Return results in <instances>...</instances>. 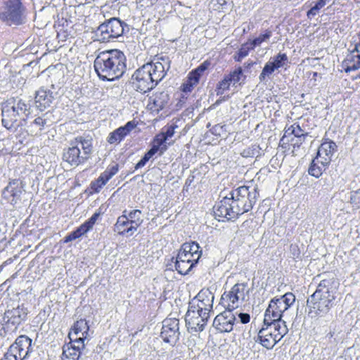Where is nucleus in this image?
Instances as JSON below:
<instances>
[{
    "label": "nucleus",
    "mask_w": 360,
    "mask_h": 360,
    "mask_svg": "<svg viewBox=\"0 0 360 360\" xmlns=\"http://www.w3.org/2000/svg\"><path fill=\"white\" fill-rule=\"evenodd\" d=\"M127 210L122 212V214L120 216L114 226V231L118 234L126 236H131L137 230L134 225L127 219Z\"/></svg>",
    "instance_id": "obj_18"
},
{
    "label": "nucleus",
    "mask_w": 360,
    "mask_h": 360,
    "mask_svg": "<svg viewBox=\"0 0 360 360\" xmlns=\"http://www.w3.org/2000/svg\"><path fill=\"white\" fill-rule=\"evenodd\" d=\"M109 172H110L112 174L115 175L118 172V165L115 164L112 166H109L106 169Z\"/></svg>",
    "instance_id": "obj_60"
},
{
    "label": "nucleus",
    "mask_w": 360,
    "mask_h": 360,
    "mask_svg": "<svg viewBox=\"0 0 360 360\" xmlns=\"http://www.w3.org/2000/svg\"><path fill=\"white\" fill-rule=\"evenodd\" d=\"M72 238H71V236L69 234L68 236H67L65 238V243H68V242H70V241H72Z\"/></svg>",
    "instance_id": "obj_64"
},
{
    "label": "nucleus",
    "mask_w": 360,
    "mask_h": 360,
    "mask_svg": "<svg viewBox=\"0 0 360 360\" xmlns=\"http://www.w3.org/2000/svg\"><path fill=\"white\" fill-rule=\"evenodd\" d=\"M72 146L64 150L63 159L72 166H78L86 161V156L81 153L80 148L75 143H71Z\"/></svg>",
    "instance_id": "obj_19"
},
{
    "label": "nucleus",
    "mask_w": 360,
    "mask_h": 360,
    "mask_svg": "<svg viewBox=\"0 0 360 360\" xmlns=\"http://www.w3.org/2000/svg\"><path fill=\"white\" fill-rule=\"evenodd\" d=\"M84 347V342L81 338H76L70 342L65 344L63 347V360H78L82 355Z\"/></svg>",
    "instance_id": "obj_14"
},
{
    "label": "nucleus",
    "mask_w": 360,
    "mask_h": 360,
    "mask_svg": "<svg viewBox=\"0 0 360 360\" xmlns=\"http://www.w3.org/2000/svg\"><path fill=\"white\" fill-rule=\"evenodd\" d=\"M87 231H89L88 228H86L84 224H82L73 232L75 234L76 237L78 238L84 233H86Z\"/></svg>",
    "instance_id": "obj_54"
},
{
    "label": "nucleus",
    "mask_w": 360,
    "mask_h": 360,
    "mask_svg": "<svg viewBox=\"0 0 360 360\" xmlns=\"http://www.w3.org/2000/svg\"><path fill=\"white\" fill-rule=\"evenodd\" d=\"M53 98V92L44 88H41L35 94L36 106L41 111H43L51 105Z\"/></svg>",
    "instance_id": "obj_22"
},
{
    "label": "nucleus",
    "mask_w": 360,
    "mask_h": 360,
    "mask_svg": "<svg viewBox=\"0 0 360 360\" xmlns=\"http://www.w3.org/2000/svg\"><path fill=\"white\" fill-rule=\"evenodd\" d=\"M250 49H252V45L249 46L248 43L243 44L241 48L238 50L237 56H235V60L236 61L240 62L243 58H244L248 55Z\"/></svg>",
    "instance_id": "obj_44"
},
{
    "label": "nucleus",
    "mask_w": 360,
    "mask_h": 360,
    "mask_svg": "<svg viewBox=\"0 0 360 360\" xmlns=\"http://www.w3.org/2000/svg\"><path fill=\"white\" fill-rule=\"evenodd\" d=\"M271 36L272 31L270 30H266L264 34H260L250 42V44L252 45V49H254L255 46H260L262 43L268 41Z\"/></svg>",
    "instance_id": "obj_36"
},
{
    "label": "nucleus",
    "mask_w": 360,
    "mask_h": 360,
    "mask_svg": "<svg viewBox=\"0 0 360 360\" xmlns=\"http://www.w3.org/2000/svg\"><path fill=\"white\" fill-rule=\"evenodd\" d=\"M277 299L279 302H283V307L287 310L295 302V296L291 292H287Z\"/></svg>",
    "instance_id": "obj_42"
},
{
    "label": "nucleus",
    "mask_w": 360,
    "mask_h": 360,
    "mask_svg": "<svg viewBox=\"0 0 360 360\" xmlns=\"http://www.w3.org/2000/svg\"><path fill=\"white\" fill-rule=\"evenodd\" d=\"M176 259H178V260H187V257H186V253L183 250V248L181 247V249L179 250V252L177 255V257L176 258Z\"/></svg>",
    "instance_id": "obj_59"
},
{
    "label": "nucleus",
    "mask_w": 360,
    "mask_h": 360,
    "mask_svg": "<svg viewBox=\"0 0 360 360\" xmlns=\"http://www.w3.org/2000/svg\"><path fill=\"white\" fill-rule=\"evenodd\" d=\"M214 213L216 217L226 218L228 220L237 218L238 216L233 210L231 198L224 197L214 207Z\"/></svg>",
    "instance_id": "obj_16"
},
{
    "label": "nucleus",
    "mask_w": 360,
    "mask_h": 360,
    "mask_svg": "<svg viewBox=\"0 0 360 360\" xmlns=\"http://www.w3.org/2000/svg\"><path fill=\"white\" fill-rule=\"evenodd\" d=\"M294 131H295V128H294V124H292L290 127H289L288 129H285V134H284L283 136L282 137V139H281V141H283L285 140V139L288 137V136H290L292 134L294 135Z\"/></svg>",
    "instance_id": "obj_57"
},
{
    "label": "nucleus",
    "mask_w": 360,
    "mask_h": 360,
    "mask_svg": "<svg viewBox=\"0 0 360 360\" xmlns=\"http://www.w3.org/2000/svg\"><path fill=\"white\" fill-rule=\"evenodd\" d=\"M169 94L165 92H161L160 94L156 95L153 103L157 108L162 109L164 108L167 101H169Z\"/></svg>",
    "instance_id": "obj_41"
},
{
    "label": "nucleus",
    "mask_w": 360,
    "mask_h": 360,
    "mask_svg": "<svg viewBox=\"0 0 360 360\" xmlns=\"http://www.w3.org/2000/svg\"><path fill=\"white\" fill-rule=\"evenodd\" d=\"M276 70V69L271 65V63L268 61L265 64L261 74L259 76V82H266V77H269Z\"/></svg>",
    "instance_id": "obj_40"
},
{
    "label": "nucleus",
    "mask_w": 360,
    "mask_h": 360,
    "mask_svg": "<svg viewBox=\"0 0 360 360\" xmlns=\"http://www.w3.org/2000/svg\"><path fill=\"white\" fill-rule=\"evenodd\" d=\"M176 127V126L170 125L167 128L166 131L165 132H162V134L165 135V137L168 139L169 138L173 136L174 134V129Z\"/></svg>",
    "instance_id": "obj_56"
},
{
    "label": "nucleus",
    "mask_w": 360,
    "mask_h": 360,
    "mask_svg": "<svg viewBox=\"0 0 360 360\" xmlns=\"http://www.w3.org/2000/svg\"><path fill=\"white\" fill-rule=\"evenodd\" d=\"M232 84L231 82H229V77L227 75H226L224 79L219 82L217 84V95H222L224 91L228 90L229 89V86Z\"/></svg>",
    "instance_id": "obj_45"
},
{
    "label": "nucleus",
    "mask_w": 360,
    "mask_h": 360,
    "mask_svg": "<svg viewBox=\"0 0 360 360\" xmlns=\"http://www.w3.org/2000/svg\"><path fill=\"white\" fill-rule=\"evenodd\" d=\"M279 323H265L259 330L257 340L268 349H272L288 332L285 322Z\"/></svg>",
    "instance_id": "obj_5"
},
{
    "label": "nucleus",
    "mask_w": 360,
    "mask_h": 360,
    "mask_svg": "<svg viewBox=\"0 0 360 360\" xmlns=\"http://www.w3.org/2000/svg\"><path fill=\"white\" fill-rule=\"evenodd\" d=\"M131 225L136 227V229L141 225L143 219H141V211L140 210H133L129 212L127 210V216Z\"/></svg>",
    "instance_id": "obj_29"
},
{
    "label": "nucleus",
    "mask_w": 360,
    "mask_h": 360,
    "mask_svg": "<svg viewBox=\"0 0 360 360\" xmlns=\"http://www.w3.org/2000/svg\"><path fill=\"white\" fill-rule=\"evenodd\" d=\"M350 199L352 202L360 205V188L352 192Z\"/></svg>",
    "instance_id": "obj_53"
},
{
    "label": "nucleus",
    "mask_w": 360,
    "mask_h": 360,
    "mask_svg": "<svg viewBox=\"0 0 360 360\" xmlns=\"http://www.w3.org/2000/svg\"><path fill=\"white\" fill-rule=\"evenodd\" d=\"M305 140V138H304L303 139H301V138H299V137H294V138H292L290 139V141L292 143V144L295 146H297V147H300L302 143Z\"/></svg>",
    "instance_id": "obj_58"
},
{
    "label": "nucleus",
    "mask_w": 360,
    "mask_h": 360,
    "mask_svg": "<svg viewBox=\"0 0 360 360\" xmlns=\"http://www.w3.org/2000/svg\"><path fill=\"white\" fill-rule=\"evenodd\" d=\"M94 68L101 80L114 81L126 71V57L117 49L101 52L94 60Z\"/></svg>",
    "instance_id": "obj_3"
},
{
    "label": "nucleus",
    "mask_w": 360,
    "mask_h": 360,
    "mask_svg": "<svg viewBox=\"0 0 360 360\" xmlns=\"http://www.w3.org/2000/svg\"><path fill=\"white\" fill-rule=\"evenodd\" d=\"M32 340L26 335L19 336L10 348L15 349V352L19 355L18 358L25 359L30 352Z\"/></svg>",
    "instance_id": "obj_21"
},
{
    "label": "nucleus",
    "mask_w": 360,
    "mask_h": 360,
    "mask_svg": "<svg viewBox=\"0 0 360 360\" xmlns=\"http://www.w3.org/2000/svg\"><path fill=\"white\" fill-rule=\"evenodd\" d=\"M100 177L102 178V179L104 181L105 184H106V183L110 179L108 176L106 174V173L105 172H103L101 175H100Z\"/></svg>",
    "instance_id": "obj_62"
},
{
    "label": "nucleus",
    "mask_w": 360,
    "mask_h": 360,
    "mask_svg": "<svg viewBox=\"0 0 360 360\" xmlns=\"http://www.w3.org/2000/svg\"><path fill=\"white\" fill-rule=\"evenodd\" d=\"M193 178L194 176H189L187 180H186V184H191V182L193 181Z\"/></svg>",
    "instance_id": "obj_63"
},
{
    "label": "nucleus",
    "mask_w": 360,
    "mask_h": 360,
    "mask_svg": "<svg viewBox=\"0 0 360 360\" xmlns=\"http://www.w3.org/2000/svg\"><path fill=\"white\" fill-rule=\"evenodd\" d=\"M248 292L247 284L236 283L231 290L222 294L219 304L224 309L233 311L244 302Z\"/></svg>",
    "instance_id": "obj_7"
},
{
    "label": "nucleus",
    "mask_w": 360,
    "mask_h": 360,
    "mask_svg": "<svg viewBox=\"0 0 360 360\" xmlns=\"http://www.w3.org/2000/svg\"><path fill=\"white\" fill-rule=\"evenodd\" d=\"M46 115L35 118L29 126L32 134H40L47 123V120L44 117Z\"/></svg>",
    "instance_id": "obj_28"
},
{
    "label": "nucleus",
    "mask_w": 360,
    "mask_h": 360,
    "mask_svg": "<svg viewBox=\"0 0 360 360\" xmlns=\"http://www.w3.org/2000/svg\"><path fill=\"white\" fill-rule=\"evenodd\" d=\"M126 136L124 130L120 127L110 133L108 142L110 144L120 143Z\"/></svg>",
    "instance_id": "obj_34"
},
{
    "label": "nucleus",
    "mask_w": 360,
    "mask_h": 360,
    "mask_svg": "<svg viewBox=\"0 0 360 360\" xmlns=\"http://www.w3.org/2000/svg\"><path fill=\"white\" fill-rule=\"evenodd\" d=\"M22 182L18 179H12L4 189L2 195L5 198L12 197V201L18 199L22 193Z\"/></svg>",
    "instance_id": "obj_23"
},
{
    "label": "nucleus",
    "mask_w": 360,
    "mask_h": 360,
    "mask_svg": "<svg viewBox=\"0 0 360 360\" xmlns=\"http://www.w3.org/2000/svg\"><path fill=\"white\" fill-rule=\"evenodd\" d=\"M321 279L316 291L307 300L309 314L323 316L334 305L338 282L332 274L319 275Z\"/></svg>",
    "instance_id": "obj_2"
},
{
    "label": "nucleus",
    "mask_w": 360,
    "mask_h": 360,
    "mask_svg": "<svg viewBox=\"0 0 360 360\" xmlns=\"http://www.w3.org/2000/svg\"><path fill=\"white\" fill-rule=\"evenodd\" d=\"M170 63L167 56H160L156 59L155 62L142 65L132 75L133 88L142 94L152 90L165 77L170 68Z\"/></svg>",
    "instance_id": "obj_1"
},
{
    "label": "nucleus",
    "mask_w": 360,
    "mask_h": 360,
    "mask_svg": "<svg viewBox=\"0 0 360 360\" xmlns=\"http://www.w3.org/2000/svg\"><path fill=\"white\" fill-rule=\"evenodd\" d=\"M319 162L320 160L315 158L312 160L308 169L309 174L316 178H319V176H321L323 172V167H320L318 165V163Z\"/></svg>",
    "instance_id": "obj_35"
},
{
    "label": "nucleus",
    "mask_w": 360,
    "mask_h": 360,
    "mask_svg": "<svg viewBox=\"0 0 360 360\" xmlns=\"http://www.w3.org/2000/svg\"><path fill=\"white\" fill-rule=\"evenodd\" d=\"M136 124L134 122H128L124 126L120 127L121 129L124 130V133L127 136L133 129H134Z\"/></svg>",
    "instance_id": "obj_50"
},
{
    "label": "nucleus",
    "mask_w": 360,
    "mask_h": 360,
    "mask_svg": "<svg viewBox=\"0 0 360 360\" xmlns=\"http://www.w3.org/2000/svg\"><path fill=\"white\" fill-rule=\"evenodd\" d=\"M167 139L165 137V135L160 133L155 136L153 141V146L156 147L158 150L160 151V155H161L163 153L167 150V146L166 145Z\"/></svg>",
    "instance_id": "obj_30"
},
{
    "label": "nucleus",
    "mask_w": 360,
    "mask_h": 360,
    "mask_svg": "<svg viewBox=\"0 0 360 360\" xmlns=\"http://www.w3.org/2000/svg\"><path fill=\"white\" fill-rule=\"evenodd\" d=\"M230 195L233 210L237 216H239L252 209L257 201L258 193L256 188L250 190L249 186H243L233 190Z\"/></svg>",
    "instance_id": "obj_4"
},
{
    "label": "nucleus",
    "mask_w": 360,
    "mask_h": 360,
    "mask_svg": "<svg viewBox=\"0 0 360 360\" xmlns=\"http://www.w3.org/2000/svg\"><path fill=\"white\" fill-rule=\"evenodd\" d=\"M75 144L77 145L78 147L81 146L83 153L82 155L83 156H86V160L89 158L92 152V142L91 139L89 138H85L83 136L77 137L75 140Z\"/></svg>",
    "instance_id": "obj_27"
},
{
    "label": "nucleus",
    "mask_w": 360,
    "mask_h": 360,
    "mask_svg": "<svg viewBox=\"0 0 360 360\" xmlns=\"http://www.w3.org/2000/svg\"><path fill=\"white\" fill-rule=\"evenodd\" d=\"M209 318L210 315L207 314V312L200 313V311L188 307L185 317L188 330L191 333L202 331Z\"/></svg>",
    "instance_id": "obj_10"
},
{
    "label": "nucleus",
    "mask_w": 360,
    "mask_h": 360,
    "mask_svg": "<svg viewBox=\"0 0 360 360\" xmlns=\"http://www.w3.org/2000/svg\"><path fill=\"white\" fill-rule=\"evenodd\" d=\"M126 24L119 18H112L101 24L96 30L98 40L108 41L110 39L117 38L122 35Z\"/></svg>",
    "instance_id": "obj_8"
},
{
    "label": "nucleus",
    "mask_w": 360,
    "mask_h": 360,
    "mask_svg": "<svg viewBox=\"0 0 360 360\" xmlns=\"http://www.w3.org/2000/svg\"><path fill=\"white\" fill-rule=\"evenodd\" d=\"M186 253L188 262L193 263V266H194V265L198 262V259H200V255H192L188 252Z\"/></svg>",
    "instance_id": "obj_55"
},
{
    "label": "nucleus",
    "mask_w": 360,
    "mask_h": 360,
    "mask_svg": "<svg viewBox=\"0 0 360 360\" xmlns=\"http://www.w3.org/2000/svg\"><path fill=\"white\" fill-rule=\"evenodd\" d=\"M181 247L185 252H188L195 255H201L202 251L200 250V246L195 242L185 243L181 245Z\"/></svg>",
    "instance_id": "obj_37"
},
{
    "label": "nucleus",
    "mask_w": 360,
    "mask_h": 360,
    "mask_svg": "<svg viewBox=\"0 0 360 360\" xmlns=\"http://www.w3.org/2000/svg\"><path fill=\"white\" fill-rule=\"evenodd\" d=\"M238 321L232 310L226 309L218 314L213 321V326L221 333H229L237 327Z\"/></svg>",
    "instance_id": "obj_11"
},
{
    "label": "nucleus",
    "mask_w": 360,
    "mask_h": 360,
    "mask_svg": "<svg viewBox=\"0 0 360 360\" xmlns=\"http://www.w3.org/2000/svg\"><path fill=\"white\" fill-rule=\"evenodd\" d=\"M88 331L89 326L87 322L84 319H80L74 324L72 330L69 333V338L70 340H74L76 338H81L83 342H84Z\"/></svg>",
    "instance_id": "obj_25"
},
{
    "label": "nucleus",
    "mask_w": 360,
    "mask_h": 360,
    "mask_svg": "<svg viewBox=\"0 0 360 360\" xmlns=\"http://www.w3.org/2000/svg\"><path fill=\"white\" fill-rule=\"evenodd\" d=\"M227 77H229V82H231L233 86L236 85L243 77L244 79L245 78V77L243 75V70L240 67L230 72L229 75H227Z\"/></svg>",
    "instance_id": "obj_38"
},
{
    "label": "nucleus",
    "mask_w": 360,
    "mask_h": 360,
    "mask_svg": "<svg viewBox=\"0 0 360 360\" xmlns=\"http://www.w3.org/2000/svg\"><path fill=\"white\" fill-rule=\"evenodd\" d=\"M342 68L346 72H349L359 69L360 55L353 49L350 51L342 62Z\"/></svg>",
    "instance_id": "obj_26"
},
{
    "label": "nucleus",
    "mask_w": 360,
    "mask_h": 360,
    "mask_svg": "<svg viewBox=\"0 0 360 360\" xmlns=\"http://www.w3.org/2000/svg\"><path fill=\"white\" fill-rule=\"evenodd\" d=\"M199 79L197 76L190 72L186 80L182 84V91L185 93L191 92L193 87L198 84Z\"/></svg>",
    "instance_id": "obj_31"
},
{
    "label": "nucleus",
    "mask_w": 360,
    "mask_h": 360,
    "mask_svg": "<svg viewBox=\"0 0 360 360\" xmlns=\"http://www.w3.org/2000/svg\"><path fill=\"white\" fill-rule=\"evenodd\" d=\"M295 131H294V136L299 137L301 139L306 138L307 136V134H304L302 129L298 124H294Z\"/></svg>",
    "instance_id": "obj_52"
},
{
    "label": "nucleus",
    "mask_w": 360,
    "mask_h": 360,
    "mask_svg": "<svg viewBox=\"0 0 360 360\" xmlns=\"http://www.w3.org/2000/svg\"><path fill=\"white\" fill-rule=\"evenodd\" d=\"M238 316L239 318V321H238V324L239 323H243V324H245V323H248V322H250V316L249 314H247V313H239L238 314Z\"/></svg>",
    "instance_id": "obj_51"
},
{
    "label": "nucleus",
    "mask_w": 360,
    "mask_h": 360,
    "mask_svg": "<svg viewBox=\"0 0 360 360\" xmlns=\"http://www.w3.org/2000/svg\"><path fill=\"white\" fill-rule=\"evenodd\" d=\"M1 122L2 125L8 130L16 129L18 127L22 125V120L17 115L11 110L10 106H6L4 103L1 104Z\"/></svg>",
    "instance_id": "obj_15"
},
{
    "label": "nucleus",
    "mask_w": 360,
    "mask_h": 360,
    "mask_svg": "<svg viewBox=\"0 0 360 360\" xmlns=\"http://www.w3.org/2000/svg\"><path fill=\"white\" fill-rule=\"evenodd\" d=\"M210 65V63L207 60H205L202 63H201L196 69L193 70L191 72L194 75L197 76L198 79H200V76L208 68Z\"/></svg>",
    "instance_id": "obj_46"
},
{
    "label": "nucleus",
    "mask_w": 360,
    "mask_h": 360,
    "mask_svg": "<svg viewBox=\"0 0 360 360\" xmlns=\"http://www.w3.org/2000/svg\"><path fill=\"white\" fill-rule=\"evenodd\" d=\"M24 11L20 0H4L0 8V20L8 25H21L25 21Z\"/></svg>",
    "instance_id": "obj_6"
},
{
    "label": "nucleus",
    "mask_w": 360,
    "mask_h": 360,
    "mask_svg": "<svg viewBox=\"0 0 360 360\" xmlns=\"http://www.w3.org/2000/svg\"><path fill=\"white\" fill-rule=\"evenodd\" d=\"M214 296L209 288L202 289L189 303V307L200 313L207 312L210 315L212 310Z\"/></svg>",
    "instance_id": "obj_9"
},
{
    "label": "nucleus",
    "mask_w": 360,
    "mask_h": 360,
    "mask_svg": "<svg viewBox=\"0 0 360 360\" xmlns=\"http://www.w3.org/2000/svg\"><path fill=\"white\" fill-rule=\"evenodd\" d=\"M99 215H100L99 213H97V212L94 213L89 219L88 221H86V222H84L83 224L86 228H88L89 231L92 229L93 226L94 225V224L96 223V220L98 219V217H99Z\"/></svg>",
    "instance_id": "obj_49"
},
{
    "label": "nucleus",
    "mask_w": 360,
    "mask_h": 360,
    "mask_svg": "<svg viewBox=\"0 0 360 360\" xmlns=\"http://www.w3.org/2000/svg\"><path fill=\"white\" fill-rule=\"evenodd\" d=\"M6 106H10L11 110L14 113H18V116L22 119L23 122H25L27 117L30 114V105L24 102L22 99L18 98H11L6 101L4 102Z\"/></svg>",
    "instance_id": "obj_20"
},
{
    "label": "nucleus",
    "mask_w": 360,
    "mask_h": 360,
    "mask_svg": "<svg viewBox=\"0 0 360 360\" xmlns=\"http://www.w3.org/2000/svg\"><path fill=\"white\" fill-rule=\"evenodd\" d=\"M283 306V302H279L277 298L272 299L264 313L265 323L280 324L279 322H285L281 319L283 313L286 311Z\"/></svg>",
    "instance_id": "obj_13"
},
{
    "label": "nucleus",
    "mask_w": 360,
    "mask_h": 360,
    "mask_svg": "<svg viewBox=\"0 0 360 360\" xmlns=\"http://www.w3.org/2000/svg\"><path fill=\"white\" fill-rule=\"evenodd\" d=\"M328 0H319L314 6L311 8L309 11L307 12V17L311 18V16H315L318 14L320 9L323 8Z\"/></svg>",
    "instance_id": "obj_43"
},
{
    "label": "nucleus",
    "mask_w": 360,
    "mask_h": 360,
    "mask_svg": "<svg viewBox=\"0 0 360 360\" xmlns=\"http://www.w3.org/2000/svg\"><path fill=\"white\" fill-rule=\"evenodd\" d=\"M271 65L277 70L283 67L288 62V56L285 53H279L277 56L271 58L269 60Z\"/></svg>",
    "instance_id": "obj_33"
},
{
    "label": "nucleus",
    "mask_w": 360,
    "mask_h": 360,
    "mask_svg": "<svg viewBox=\"0 0 360 360\" xmlns=\"http://www.w3.org/2000/svg\"><path fill=\"white\" fill-rule=\"evenodd\" d=\"M158 151L159 150H158V148H156V147H153L152 146L151 148L147 153H145L141 160L136 165L135 169H138L139 168L144 167L146 162Z\"/></svg>",
    "instance_id": "obj_39"
},
{
    "label": "nucleus",
    "mask_w": 360,
    "mask_h": 360,
    "mask_svg": "<svg viewBox=\"0 0 360 360\" xmlns=\"http://www.w3.org/2000/svg\"><path fill=\"white\" fill-rule=\"evenodd\" d=\"M104 185V181L99 176L95 181L91 182V187L94 192L98 193Z\"/></svg>",
    "instance_id": "obj_48"
},
{
    "label": "nucleus",
    "mask_w": 360,
    "mask_h": 360,
    "mask_svg": "<svg viewBox=\"0 0 360 360\" xmlns=\"http://www.w3.org/2000/svg\"><path fill=\"white\" fill-rule=\"evenodd\" d=\"M337 146L332 141H324L319 146L316 157L320 160V163L323 167L327 166L331 161V158Z\"/></svg>",
    "instance_id": "obj_17"
},
{
    "label": "nucleus",
    "mask_w": 360,
    "mask_h": 360,
    "mask_svg": "<svg viewBox=\"0 0 360 360\" xmlns=\"http://www.w3.org/2000/svg\"><path fill=\"white\" fill-rule=\"evenodd\" d=\"M179 321L175 318H168L163 321L160 336L167 343L174 345L179 340Z\"/></svg>",
    "instance_id": "obj_12"
},
{
    "label": "nucleus",
    "mask_w": 360,
    "mask_h": 360,
    "mask_svg": "<svg viewBox=\"0 0 360 360\" xmlns=\"http://www.w3.org/2000/svg\"><path fill=\"white\" fill-rule=\"evenodd\" d=\"M174 266L176 270L182 275L187 274L193 267V263L188 262V260L176 259Z\"/></svg>",
    "instance_id": "obj_32"
},
{
    "label": "nucleus",
    "mask_w": 360,
    "mask_h": 360,
    "mask_svg": "<svg viewBox=\"0 0 360 360\" xmlns=\"http://www.w3.org/2000/svg\"><path fill=\"white\" fill-rule=\"evenodd\" d=\"M27 314V309L23 307L18 306L11 310L6 311L5 317L8 319V322L13 325H19L26 319Z\"/></svg>",
    "instance_id": "obj_24"
},
{
    "label": "nucleus",
    "mask_w": 360,
    "mask_h": 360,
    "mask_svg": "<svg viewBox=\"0 0 360 360\" xmlns=\"http://www.w3.org/2000/svg\"><path fill=\"white\" fill-rule=\"evenodd\" d=\"M14 351L15 349L9 347L8 351L4 355V357L1 359V360H23L19 359V355H18V354L15 353Z\"/></svg>",
    "instance_id": "obj_47"
},
{
    "label": "nucleus",
    "mask_w": 360,
    "mask_h": 360,
    "mask_svg": "<svg viewBox=\"0 0 360 360\" xmlns=\"http://www.w3.org/2000/svg\"><path fill=\"white\" fill-rule=\"evenodd\" d=\"M359 42H357L355 44L354 48L353 50L360 55V31H359Z\"/></svg>",
    "instance_id": "obj_61"
}]
</instances>
